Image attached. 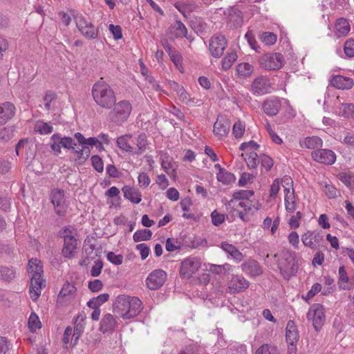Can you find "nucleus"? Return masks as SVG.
<instances>
[{"instance_id":"f257e3e1","label":"nucleus","mask_w":354,"mask_h":354,"mask_svg":"<svg viewBox=\"0 0 354 354\" xmlns=\"http://www.w3.org/2000/svg\"><path fill=\"white\" fill-rule=\"evenodd\" d=\"M142 309V301L139 298L126 295L118 296L113 305V313L123 319L136 317Z\"/></svg>"},{"instance_id":"f03ea898","label":"nucleus","mask_w":354,"mask_h":354,"mask_svg":"<svg viewBox=\"0 0 354 354\" xmlns=\"http://www.w3.org/2000/svg\"><path fill=\"white\" fill-rule=\"evenodd\" d=\"M43 264L37 259H31L28 264V273L30 279L29 293L31 299L36 301L41 295V289L45 287L43 279Z\"/></svg>"},{"instance_id":"7ed1b4c3","label":"nucleus","mask_w":354,"mask_h":354,"mask_svg":"<svg viewBox=\"0 0 354 354\" xmlns=\"http://www.w3.org/2000/svg\"><path fill=\"white\" fill-rule=\"evenodd\" d=\"M91 93L94 102L101 108L110 109L116 102L113 89L102 80L93 85Z\"/></svg>"},{"instance_id":"20e7f679","label":"nucleus","mask_w":354,"mask_h":354,"mask_svg":"<svg viewBox=\"0 0 354 354\" xmlns=\"http://www.w3.org/2000/svg\"><path fill=\"white\" fill-rule=\"evenodd\" d=\"M112 110L109 113L111 122L116 125H122L131 115L132 106L127 100H120L115 102Z\"/></svg>"},{"instance_id":"39448f33","label":"nucleus","mask_w":354,"mask_h":354,"mask_svg":"<svg viewBox=\"0 0 354 354\" xmlns=\"http://www.w3.org/2000/svg\"><path fill=\"white\" fill-rule=\"evenodd\" d=\"M284 192V205L288 213L296 211L298 203L293 189V181L290 176H286L281 179Z\"/></svg>"},{"instance_id":"423d86ee","label":"nucleus","mask_w":354,"mask_h":354,"mask_svg":"<svg viewBox=\"0 0 354 354\" xmlns=\"http://www.w3.org/2000/svg\"><path fill=\"white\" fill-rule=\"evenodd\" d=\"M259 64L264 70L276 71L282 68L284 64V58L279 53H266L259 57Z\"/></svg>"},{"instance_id":"0eeeda50","label":"nucleus","mask_w":354,"mask_h":354,"mask_svg":"<svg viewBox=\"0 0 354 354\" xmlns=\"http://www.w3.org/2000/svg\"><path fill=\"white\" fill-rule=\"evenodd\" d=\"M201 260L196 257H189L181 262L179 270L180 276L183 279H190L201 267Z\"/></svg>"},{"instance_id":"6e6552de","label":"nucleus","mask_w":354,"mask_h":354,"mask_svg":"<svg viewBox=\"0 0 354 354\" xmlns=\"http://www.w3.org/2000/svg\"><path fill=\"white\" fill-rule=\"evenodd\" d=\"M285 262L279 263V268L283 277L288 279L293 276L297 270V266L295 260V253L287 252L284 254Z\"/></svg>"},{"instance_id":"1a4fd4ad","label":"nucleus","mask_w":354,"mask_h":354,"mask_svg":"<svg viewBox=\"0 0 354 354\" xmlns=\"http://www.w3.org/2000/svg\"><path fill=\"white\" fill-rule=\"evenodd\" d=\"M76 144L71 137H61L59 134H53L50 138V146L51 149L57 154L61 153V149L74 150Z\"/></svg>"},{"instance_id":"9d476101","label":"nucleus","mask_w":354,"mask_h":354,"mask_svg":"<svg viewBox=\"0 0 354 354\" xmlns=\"http://www.w3.org/2000/svg\"><path fill=\"white\" fill-rule=\"evenodd\" d=\"M307 319L313 322V326L317 331L319 330L325 322L323 306L319 304H313L308 310Z\"/></svg>"},{"instance_id":"9b49d317","label":"nucleus","mask_w":354,"mask_h":354,"mask_svg":"<svg viewBox=\"0 0 354 354\" xmlns=\"http://www.w3.org/2000/svg\"><path fill=\"white\" fill-rule=\"evenodd\" d=\"M76 26L80 32L87 39H95L98 36V29L91 21L82 16L76 17Z\"/></svg>"},{"instance_id":"f8f14e48","label":"nucleus","mask_w":354,"mask_h":354,"mask_svg":"<svg viewBox=\"0 0 354 354\" xmlns=\"http://www.w3.org/2000/svg\"><path fill=\"white\" fill-rule=\"evenodd\" d=\"M227 40L223 35H215L209 39V50L216 58L221 57L227 47Z\"/></svg>"},{"instance_id":"ddd939ff","label":"nucleus","mask_w":354,"mask_h":354,"mask_svg":"<svg viewBox=\"0 0 354 354\" xmlns=\"http://www.w3.org/2000/svg\"><path fill=\"white\" fill-rule=\"evenodd\" d=\"M303 244L312 249L317 250L324 241V237L319 232L308 230L301 235Z\"/></svg>"},{"instance_id":"4468645a","label":"nucleus","mask_w":354,"mask_h":354,"mask_svg":"<svg viewBox=\"0 0 354 354\" xmlns=\"http://www.w3.org/2000/svg\"><path fill=\"white\" fill-rule=\"evenodd\" d=\"M230 128V121L223 115H218L214 124V135L218 140H223L229 134Z\"/></svg>"},{"instance_id":"2eb2a0df","label":"nucleus","mask_w":354,"mask_h":354,"mask_svg":"<svg viewBox=\"0 0 354 354\" xmlns=\"http://www.w3.org/2000/svg\"><path fill=\"white\" fill-rule=\"evenodd\" d=\"M312 158L319 163L331 165L336 161L335 153L330 149H322L315 150L311 153Z\"/></svg>"},{"instance_id":"dca6fc26","label":"nucleus","mask_w":354,"mask_h":354,"mask_svg":"<svg viewBox=\"0 0 354 354\" xmlns=\"http://www.w3.org/2000/svg\"><path fill=\"white\" fill-rule=\"evenodd\" d=\"M250 282L241 275H232L227 281V291L230 294L239 293L246 290Z\"/></svg>"},{"instance_id":"f3484780","label":"nucleus","mask_w":354,"mask_h":354,"mask_svg":"<svg viewBox=\"0 0 354 354\" xmlns=\"http://www.w3.org/2000/svg\"><path fill=\"white\" fill-rule=\"evenodd\" d=\"M251 91L257 95H261L271 92L270 80L266 76L255 78L251 84Z\"/></svg>"},{"instance_id":"a211bd4d","label":"nucleus","mask_w":354,"mask_h":354,"mask_svg":"<svg viewBox=\"0 0 354 354\" xmlns=\"http://www.w3.org/2000/svg\"><path fill=\"white\" fill-rule=\"evenodd\" d=\"M167 279V273L162 270H155L151 272L146 279V284L150 290L160 288Z\"/></svg>"},{"instance_id":"6ab92c4d","label":"nucleus","mask_w":354,"mask_h":354,"mask_svg":"<svg viewBox=\"0 0 354 354\" xmlns=\"http://www.w3.org/2000/svg\"><path fill=\"white\" fill-rule=\"evenodd\" d=\"M51 201L54 205L55 210L59 216H63L66 209V205L63 190L55 189L51 192Z\"/></svg>"},{"instance_id":"aec40b11","label":"nucleus","mask_w":354,"mask_h":354,"mask_svg":"<svg viewBox=\"0 0 354 354\" xmlns=\"http://www.w3.org/2000/svg\"><path fill=\"white\" fill-rule=\"evenodd\" d=\"M15 151L18 156L20 151H24L26 158L32 159L35 155L36 147L32 141L28 139H23L16 145Z\"/></svg>"},{"instance_id":"412c9836","label":"nucleus","mask_w":354,"mask_h":354,"mask_svg":"<svg viewBox=\"0 0 354 354\" xmlns=\"http://www.w3.org/2000/svg\"><path fill=\"white\" fill-rule=\"evenodd\" d=\"M241 270L248 275L255 277L263 273V270L259 263L254 259H248L241 264Z\"/></svg>"},{"instance_id":"4be33fe9","label":"nucleus","mask_w":354,"mask_h":354,"mask_svg":"<svg viewBox=\"0 0 354 354\" xmlns=\"http://www.w3.org/2000/svg\"><path fill=\"white\" fill-rule=\"evenodd\" d=\"M331 86L338 89H351L354 85L352 78L343 75H333L330 80Z\"/></svg>"},{"instance_id":"5701e85b","label":"nucleus","mask_w":354,"mask_h":354,"mask_svg":"<svg viewBox=\"0 0 354 354\" xmlns=\"http://www.w3.org/2000/svg\"><path fill=\"white\" fill-rule=\"evenodd\" d=\"M169 33L173 38L186 37L190 41L192 38L187 36V30L185 26L180 21H176L169 28Z\"/></svg>"},{"instance_id":"b1692460","label":"nucleus","mask_w":354,"mask_h":354,"mask_svg":"<svg viewBox=\"0 0 354 354\" xmlns=\"http://www.w3.org/2000/svg\"><path fill=\"white\" fill-rule=\"evenodd\" d=\"M221 248L225 251L229 257L236 263H240L244 259V255L234 245L223 241L221 243Z\"/></svg>"},{"instance_id":"393cba45","label":"nucleus","mask_w":354,"mask_h":354,"mask_svg":"<svg viewBox=\"0 0 354 354\" xmlns=\"http://www.w3.org/2000/svg\"><path fill=\"white\" fill-rule=\"evenodd\" d=\"M75 138L80 145H84L88 147H95L99 151H103L104 147L100 143V140L97 137H90L86 138L81 133H75Z\"/></svg>"},{"instance_id":"a878e982","label":"nucleus","mask_w":354,"mask_h":354,"mask_svg":"<svg viewBox=\"0 0 354 354\" xmlns=\"http://www.w3.org/2000/svg\"><path fill=\"white\" fill-rule=\"evenodd\" d=\"M15 107L13 104L9 102H4L0 105V125L4 124L10 120L15 115Z\"/></svg>"},{"instance_id":"bb28decb","label":"nucleus","mask_w":354,"mask_h":354,"mask_svg":"<svg viewBox=\"0 0 354 354\" xmlns=\"http://www.w3.org/2000/svg\"><path fill=\"white\" fill-rule=\"evenodd\" d=\"M75 292L76 288L73 284L66 283L61 289L57 299L61 303L70 301L75 297Z\"/></svg>"},{"instance_id":"cd10ccee","label":"nucleus","mask_w":354,"mask_h":354,"mask_svg":"<svg viewBox=\"0 0 354 354\" xmlns=\"http://www.w3.org/2000/svg\"><path fill=\"white\" fill-rule=\"evenodd\" d=\"M281 107L280 101L277 98H270L264 102L263 109L268 115H276Z\"/></svg>"},{"instance_id":"c85d7f7f","label":"nucleus","mask_w":354,"mask_h":354,"mask_svg":"<svg viewBox=\"0 0 354 354\" xmlns=\"http://www.w3.org/2000/svg\"><path fill=\"white\" fill-rule=\"evenodd\" d=\"M78 242L75 238L71 241H64L62 254L65 258L72 259L74 257L77 248Z\"/></svg>"},{"instance_id":"c756f323","label":"nucleus","mask_w":354,"mask_h":354,"mask_svg":"<svg viewBox=\"0 0 354 354\" xmlns=\"http://www.w3.org/2000/svg\"><path fill=\"white\" fill-rule=\"evenodd\" d=\"M118 326L114 316L111 314L105 315L100 322V330L102 333H106L113 330Z\"/></svg>"},{"instance_id":"7c9ffc66","label":"nucleus","mask_w":354,"mask_h":354,"mask_svg":"<svg viewBox=\"0 0 354 354\" xmlns=\"http://www.w3.org/2000/svg\"><path fill=\"white\" fill-rule=\"evenodd\" d=\"M350 31V25L344 18H339L335 24V34L337 37H345Z\"/></svg>"},{"instance_id":"2f4dec72","label":"nucleus","mask_w":354,"mask_h":354,"mask_svg":"<svg viewBox=\"0 0 354 354\" xmlns=\"http://www.w3.org/2000/svg\"><path fill=\"white\" fill-rule=\"evenodd\" d=\"M124 197L133 203H139L142 200L141 193L136 189L129 186H124L122 188Z\"/></svg>"},{"instance_id":"473e14b6","label":"nucleus","mask_w":354,"mask_h":354,"mask_svg":"<svg viewBox=\"0 0 354 354\" xmlns=\"http://www.w3.org/2000/svg\"><path fill=\"white\" fill-rule=\"evenodd\" d=\"M302 148L314 149L322 147L323 141L317 136L307 137L299 142Z\"/></svg>"},{"instance_id":"72a5a7b5","label":"nucleus","mask_w":354,"mask_h":354,"mask_svg":"<svg viewBox=\"0 0 354 354\" xmlns=\"http://www.w3.org/2000/svg\"><path fill=\"white\" fill-rule=\"evenodd\" d=\"M286 338L287 342H297L299 333L293 321H289L286 326Z\"/></svg>"},{"instance_id":"f704fd0d","label":"nucleus","mask_w":354,"mask_h":354,"mask_svg":"<svg viewBox=\"0 0 354 354\" xmlns=\"http://www.w3.org/2000/svg\"><path fill=\"white\" fill-rule=\"evenodd\" d=\"M131 138L132 136L131 134L120 136L116 141L118 147L127 152H133L134 147L130 144Z\"/></svg>"},{"instance_id":"c9c22d12","label":"nucleus","mask_w":354,"mask_h":354,"mask_svg":"<svg viewBox=\"0 0 354 354\" xmlns=\"http://www.w3.org/2000/svg\"><path fill=\"white\" fill-rule=\"evenodd\" d=\"M242 156L249 169H255L259 163V158L254 151H246L242 153Z\"/></svg>"},{"instance_id":"e433bc0d","label":"nucleus","mask_w":354,"mask_h":354,"mask_svg":"<svg viewBox=\"0 0 354 354\" xmlns=\"http://www.w3.org/2000/svg\"><path fill=\"white\" fill-rule=\"evenodd\" d=\"M239 205L243 208L245 212H251L252 214L259 210L261 206L258 201L253 200L241 201L239 203Z\"/></svg>"},{"instance_id":"4c0bfd02","label":"nucleus","mask_w":354,"mask_h":354,"mask_svg":"<svg viewBox=\"0 0 354 354\" xmlns=\"http://www.w3.org/2000/svg\"><path fill=\"white\" fill-rule=\"evenodd\" d=\"M236 71L240 77L246 78L252 74L254 68L249 63L243 62L236 66Z\"/></svg>"},{"instance_id":"58836bf2","label":"nucleus","mask_w":354,"mask_h":354,"mask_svg":"<svg viewBox=\"0 0 354 354\" xmlns=\"http://www.w3.org/2000/svg\"><path fill=\"white\" fill-rule=\"evenodd\" d=\"M174 6L185 17L196 9V5L189 2H176Z\"/></svg>"},{"instance_id":"ea45409f","label":"nucleus","mask_w":354,"mask_h":354,"mask_svg":"<svg viewBox=\"0 0 354 354\" xmlns=\"http://www.w3.org/2000/svg\"><path fill=\"white\" fill-rule=\"evenodd\" d=\"M339 286L343 290H349L351 288L352 284L349 281L347 273L344 266L339 268Z\"/></svg>"},{"instance_id":"a19ab883","label":"nucleus","mask_w":354,"mask_h":354,"mask_svg":"<svg viewBox=\"0 0 354 354\" xmlns=\"http://www.w3.org/2000/svg\"><path fill=\"white\" fill-rule=\"evenodd\" d=\"M177 95L179 97V100L187 105L193 106L194 104H197L199 106L202 104L201 100L191 98L189 94L185 90L184 88L181 90L180 89V92L177 93Z\"/></svg>"},{"instance_id":"79ce46f5","label":"nucleus","mask_w":354,"mask_h":354,"mask_svg":"<svg viewBox=\"0 0 354 354\" xmlns=\"http://www.w3.org/2000/svg\"><path fill=\"white\" fill-rule=\"evenodd\" d=\"M320 185L323 187V192L328 198H335L340 194V192L337 189L327 182H322Z\"/></svg>"},{"instance_id":"37998d69","label":"nucleus","mask_w":354,"mask_h":354,"mask_svg":"<svg viewBox=\"0 0 354 354\" xmlns=\"http://www.w3.org/2000/svg\"><path fill=\"white\" fill-rule=\"evenodd\" d=\"M148 145L147 136L145 134H140L136 140V148H134L133 153L136 154L142 153L147 149Z\"/></svg>"},{"instance_id":"c03bdc74","label":"nucleus","mask_w":354,"mask_h":354,"mask_svg":"<svg viewBox=\"0 0 354 354\" xmlns=\"http://www.w3.org/2000/svg\"><path fill=\"white\" fill-rule=\"evenodd\" d=\"M82 148L75 149L74 148V153L77 156V160L79 163L84 162L86 160H87L91 153L90 147L88 146H85L84 145H81Z\"/></svg>"},{"instance_id":"a18cd8bd","label":"nucleus","mask_w":354,"mask_h":354,"mask_svg":"<svg viewBox=\"0 0 354 354\" xmlns=\"http://www.w3.org/2000/svg\"><path fill=\"white\" fill-rule=\"evenodd\" d=\"M35 129L40 134L46 135L50 133L53 131V127L50 123L46 122L42 120H39L35 124Z\"/></svg>"},{"instance_id":"49530a36","label":"nucleus","mask_w":354,"mask_h":354,"mask_svg":"<svg viewBox=\"0 0 354 354\" xmlns=\"http://www.w3.org/2000/svg\"><path fill=\"white\" fill-rule=\"evenodd\" d=\"M217 180L224 185H230L234 183L236 180L234 175L226 170L218 172L216 174Z\"/></svg>"},{"instance_id":"de8ad7c7","label":"nucleus","mask_w":354,"mask_h":354,"mask_svg":"<svg viewBox=\"0 0 354 354\" xmlns=\"http://www.w3.org/2000/svg\"><path fill=\"white\" fill-rule=\"evenodd\" d=\"M109 295L107 293H103L96 297H93L87 302L88 307H100L104 303L108 301Z\"/></svg>"},{"instance_id":"09e8293b","label":"nucleus","mask_w":354,"mask_h":354,"mask_svg":"<svg viewBox=\"0 0 354 354\" xmlns=\"http://www.w3.org/2000/svg\"><path fill=\"white\" fill-rule=\"evenodd\" d=\"M152 232L150 230L145 229L142 230L136 231L133 236L135 242H140L142 241H147L151 238Z\"/></svg>"},{"instance_id":"8fccbe9b","label":"nucleus","mask_w":354,"mask_h":354,"mask_svg":"<svg viewBox=\"0 0 354 354\" xmlns=\"http://www.w3.org/2000/svg\"><path fill=\"white\" fill-rule=\"evenodd\" d=\"M236 59L237 55L235 52L228 53L222 60V68L225 71L230 69Z\"/></svg>"},{"instance_id":"3c124183","label":"nucleus","mask_w":354,"mask_h":354,"mask_svg":"<svg viewBox=\"0 0 354 354\" xmlns=\"http://www.w3.org/2000/svg\"><path fill=\"white\" fill-rule=\"evenodd\" d=\"M76 234L75 230L72 226H66L62 229L59 232V237L64 239V241H71L73 239H75V235Z\"/></svg>"},{"instance_id":"603ef678","label":"nucleus","mask_w":354,"mask_h":354,"mask_svg":"<svg viewBox=\"0 0 354 354\" xmlns=\"http://www.w3.org/2000/svg\"><path fill=\"white\" fill-rule=\"evenodd\" d=\"M15 277V271L12 268L0 266V277L4 281H11Z\"/></svg>"},{"instance_id":"864d4df0","label":"nucleus","mask_w":354,"mask_h":354,"mask_svg":"<svg viewBox=\"0 0 354 354\" xmlns=\"http://www.w3.org/2000/svg\"><path fill=\"white\" fill-rule=\"evenodd\" d=\"M245 131V123L238 120L236 121L232 127V134L236 138H241L243 136Z\"/></svg>"},{"instance_id":"5fc2aeb1","label":"nucleus","mask_w":354,"mask_h":354,"mask_svg":"<svg viewBox=\"0 0 354 354\" xmlns=\"http://www.w3.org/2000/svg\"><path fill=\"white\" fill-rule=\"evenodd\" d=\"M254 195V192L252 190H240L233 194V200L230 203H233L234 200H250V198Z\"/></svg>"},{"instance_id":"6e6d98bb","label":"nucleus","mask_w":354,"mask_h":354,"mask_svg":"<svg viewBox=\"0 0 354 354\" xmlns=\"http://www.w3.org/2000/svg\"><path fill=\"white\" fill-rule=\"evenodd\" d=\"M354 105L353 104H342L339 107V114L344 118L353 117Z\"/></svg>"},{"instance_id":"4d7b16f0","label":"nucleus","mask_w":354,"mask_h":354,"mask_svg":"<svg viewBox=\"0 0 354 354\" xmlns=\"http://www.w3.org/2000/svg\"><path fill=\"white\" fill-rule=\"evenodd\" d=\"M28 327L32 332L41 328L39 318L35 313H32L28 318Z\"/></svg>"},{"instance_id":"13d9d810","label":"nucleus","mask_w":354,"mask_h":354,"mask_svg":"<svg viewBox=\"0 0 354 354\" xmlns=\"http://www.w3.org/2000/svg\"><path fill=\"white\" fill-rule=\"evenodd\" d=\"M255 354H279V351L274 346L263 344L256 351Z\"/></svg>"},{"instance_id":"bf43d9fd","label":"nucleus","mask_w":354,"mask_h":354,"mask_svg":"<svg viewBox=\"0 0 354 354\" xmlns=\"http://www.w3.org/2000/svg\"><path fill=\"white\" fill-rule=\"evenodd\" d=\"M84 324L82 323H76L74 327V332L72 337L73 346L77 344V341L84 331Z\"/></svg>"},{"instance_id":"052dcab7","label":"nucleus","mask_w":354,"mask_h":354,"mask_svg":"<svg viewBox=\"0 0 354 354\" xmlns=\"http://www.w3.org/2000/svg\"><path fill=\"white\" fill-rule=\"evenodd\" d=\"M303 216L300 211H297L295 214L292 215L288 223L291 229H297L300 226V221Z\"/></svg>"},{"instance_id":"680f3d73","label":"nucleus","mask_w":354,"mask_h":354,"mask_svg":"<svg viewBox=\"0 0 354 354\" xmlns=\"http://www.w3.org/2000/svg\"><path fill=\"white\" fill-rule=\"evenodd\" d=\"M261 39L266 45H273L276 43L277 37L272 32H265L261 35Z\"/></svg>"},{"instance_id":"e2e57ef3","label":"nucleus","mask_w":354,"mask_h":354,"mask_svg":"<svg viewBox=\"0 0 354 354\" xmlns=\"http://www.w3.org/2000/svg\"><path fill=\"white\" fill-rule=\"evenodd\" d=\"M56 99V94L53 92H47L44 98V107L47 111H49L51 107V102Z\"/></svg>"},{"instance_id":"0e129e2a","label":"nucleus","mask_w":354,"mask_h":354,"mask_svg":"<svg viewBox=\"0 0 354 354\" xmlns=\"http://www.w3.org/2000/svg\"><path fill=\"white\" fill-rule=\"evenodd\" d=\"M259 147V145L256 142L251 140L250 142H243L240 145L239 149L241 151H244L245 152L252 151H255V150L257 149Z\"/></svg>"},{"instance_id":"69168bd1","label":"nucleus","mask_w":354,"mask_h":354,"mask_svg":"<svg viewBox=\"0 0 354 354\" xmlns=\"http://www.w3.org/2000/svg\"><path fill=\"white\" fill-rule=\"evenodd\" d=\"M107 259L114 265H121L123 261V256L122 254H115L113 252H108L106 255Z\"/></svg>"},{"instance_id":"338daca9","label":"nucleus","mask_w":354,"mask_h":354,"mask_svg":"<svg viewBox=\"0 0 354 354\" xmlns=\"http://www.w3.org/2000/svg\"><path fill=\"white\" fill-rule=\"evenodd\" d=\"M344 50L346 56L354 57V39H348L345 42Z\"/></svg>"},{"instance_id":"774afa93","label":"nucleus","mask_w":354,"mask_h":354,"mask_svg":"<svg viewBox=\"0 0 354 354\" xmlns=\"http://www.w3.org/2000/svg\"><path fill=\"white\" fill-rule=\"evenodd\" d=\"M198 346L196 344H189L182 348L178 354H198Z\"/></svg>"}]
</instances>
